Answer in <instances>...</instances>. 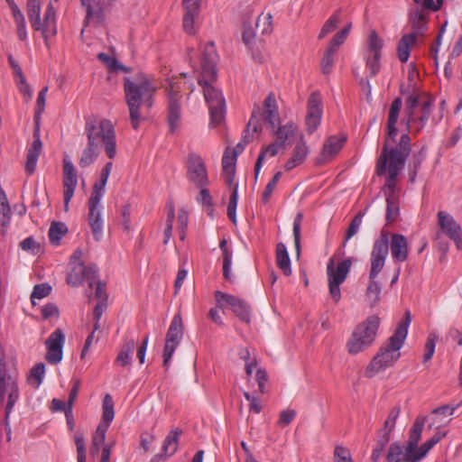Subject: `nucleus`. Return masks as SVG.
Segmentation results:
<instances>
[{
	"instance_id": "f257e3e1",
	"label": "nucleus",
	"mask_w": 462,
	"mask_h": 462,
	"mask_svg": "<svg viewBox=\"0 0 462 462\" xmlns=\"http://www.w3.org/2000/svg\"><path fill=\"white\" fill-rule=\"evenodd\" d=\"M402 99L396 97L391 104L387 125L385 140L376 162V173L379 176L385 174L388 170L387 182L384 186L385 196L391 194L395 196L394 189L396 180L400 171L404 168L407 158L411 151V137L408 134L401 135L397 145L393 146L398 129L396 123L402 109Z\"/></svg>"
},
{
	"instance_id": "f03ea898",
	"label": "nucleus",
	"mask_w": 462,
	"mask_h": 462,
	"mask_svg": "<svg viewBox=\"0 0 462 462\" xmlns=\"http://www.w3.org/2000/svg\"><path fill=\"white\" fill-rule=\"evenodd\" d=\"M218 56L213 42H208L202 51L201 73L198 84L201 87L205 101L209 109L212 127L219 125L226 115V100L222 91L213 84L217 80V62Z\"/></svg>"
},
{
	"instance_id": "7ed1b4c3",
	"label": "nucleus",
	"mask_w": 462,
	"mask_h": 462,
	"mask_svg": "<svg viewBox=\"0 0 462 462\" xmlns=\"http://www.w3.org/2000/svg\"><path fill=\"white\" fill-rule=\"evenodd\" d=\"M124 90L131 125L137 130L153 106L156 88L146 77L139 75L134 79L125 78Z\"/></svg>"
},
{
	"instance_id": "20e7f679",
	"label": "nucleus",
	"mask_w": 462,
	"mask_h": 462,
	"mask_svg": "<svg viewBox=\"0 0 462 462\" xmlns=\"http://www.w3.org/2000/svg\"><path fill=\"white\" fill-rule=\"evenodd\" d=\"M411 321L410 310H406L404 317L400 320L393 336L389 337L384 346L372 359L365 369V375L368 378L373 377L377 373L393 365L400 358V349L404 344L408 334V328Z\"/></svg>"
},
{
	"instance_id": "39448f33",
	"label": "nucleus",
	"mask_w": 462,
	"mask_h": 462,
	"mask_svg": "<svg viewBox=\"0 0 462 462\" xmlns=\"http://www.w3.org/2000/svg\"><path fill=\"white\" fill-rule=\"evenodd\" d=\"M388 255V231L382 230L379 237L374 241L371 252V267L369 272V282L365 296L371 306L375 305L381 295V284L376 280L378 274L383 269Z\"/></svg>"
},
{
	"instance_id": "423d86ee",
	"label": "nucleus",
	"mask_w": 462,
	"mask_h": 462,
	"mask_svg": "<svg viewBox=\"0 0 462 462\" xmlns=\"http://www.w3.org/2000/svg\"><path fill=\"white\" fill-rule=\"evenodd\" d=\"M85 134L88 141L99 148L104 144L105 151L109 159L116 153V140L114 125L110 120L98 119L95 116L86 118Z\"/></svg>"
},
{
	"instance_id": "0eeeda50",
	"label": "nucleus",
	"mask_w": 462,
	"mask_h": 462,
	"mask_svg": "<svg viewBox=\"0 0 462 462\" xmlns=\"http://www.w3.org/2000/svg\"><path fill=\"white\" fill-rule=\"evenodd\" d=\"M427 416L416 417L410 431L409 439L404 447L399 442H393L388 449L386 459L388 462H410L407 460L408 456H414L415 448L419 444Z\"/></svg>"
},
{
	"instance_id": "6e6552de",
	"label": "nucleus",
	"mask_w": 462,
	"mask_h": 462,
	"mask_svg": "<svg viewBox=\"0 0 462 462\" xmlns=\"http://www.w3.org/2000/svg\"><path fill=\"white\" fill-rule=\"evenodd\" d=\"M379 325L380 319L377 316H370L360 323L347 342L349 354L356 355L368 348L375 339Z\"/></svg>"
},
{
	"instance_id": "1a4fd4ad",
	"label": "nucleus",
	"mask_w": 462,
	"mask_h": 462,
	"mask_svg": "<svg viewBox=\"0 0 462 462\" xmlns=\"http://www.w3.org/2000/svg\"><path fill=\"white\" fill-rule=\"evenodd\" d=\"M7 396V402L5 411L10 415L19 399L18 377L15 373H8L5 367V356L0 352V404H3Z\"/></svg>"
},
{
	"instance_id": "9d476101",
	"label": "nucleus",
	"mask_w": 462,
	"mask_h": 462,
	"mask_svg": "<svg viewBox=\"0 0 462 462\" xmlns=\"http://www.w3.org/2000/svg\"><path fill=\"white\" fill-rule=\"evenodd\" d=\"M180 82H171L167 91L166 122L168 132L175 134L180 127L182 116V95Z\"/></svg>"
},
{
	"instance_id": "9b49d317",
	"label": "nucleus",
	"mask_w": 462,
	"mask_h": 462,
	"mask_svg": "<svg viewBox=\"0 0 462 462\" xmlns=\"http://www.w3.org/2000/svg\"><path fill=\"white\" fill-rule=\"evenodd\" d=\"M351 265L350 258L343 260L336 269L334 259H329L327 264L329 294L335 302H338L341 299L340 285L346 281Z\"/></svg>"
},
{
	"instance_id": "f8f14e48",
	"label": "nucleus",
	"mask_w": 462,
	"mask_h": 462,
	"mask_svg": "<svg viewBox=\"0 0 462 462\" xmlns=\"http://www.w3.org/2000/svg\"><path fill=\"white\" fill-rule=\"evenodd\" d=\"M183 337V323L180 313L174 315L170 328L166 334L165 346L163 349V366L167 370L170 366L171 356L180 345Z\"/></svg>"
},
{
	"instance_id": "ddd939ff",
	"label": "nucleus",
	"mask_w": 462,
	"mask_h": 462,
	"mask_svg": "<svg viewBox=\"0 0 462 462\" xmlns=\"http://www.w3.org/2000/svg\"><path fill=\"white\" fill-rule=\"evenodd\" d=\"M70 271L67 274L66 282L72 287H78L87 281L89 287H92L98 277V269L96 264L84 265L79 262L70 265Z\"/></svg>"
},
{
	"instance_id": "4468645a",
	"label": "nucleus",
	"mask_w": 462,
	"mask_h": 462,
	"mask_svg": "<svg viewBox=\"0 0 462 462\" xmlns=\"http://www.w3.org/2000/svg\"><path fill=\"white\" fill-rule=\"evenodd\" d=\"M438 225L440 231L437 232L436 240L439 241L442 238V235L445 234L450 240L454 241L458 250L462 249L461 227L454 217L445 211H439Z\"/></svg>"
},
{
	"instance_id": "2eb2a0df",
	"label": "nucleus",
	"mask_w": 462,
	"mask_h": 462,
	"mask_svg": "<svg viewBox=\"0 0 462 462\" xmlns=\"http://www.w3.org/2000/svg\"><path fill=\"white\" fill-rule=\"evenodd\" d=\"M215 299L220 308L228 306L241 321L250 322V307L245 300L220 291H215Z\"/></svg>"
},
{
	"instance_id": "dca6fc26",
	"label": "nucleus",
	"mask_w": 462,
	"mask_h": 462,
	"mask_svg": "<svg viewBox=\"0 0 462 462\" xmlns=\"http://www.w3.org/2000/svg\"><path fill=\"white\" fill-rule=\"evenodd\" d=\"M432 98L427 97L421 102V107L405 116L407 127L411 133L418 134L427 125L431 114Z\"/></svg>"
},
{
	"instance_id": "f3484780",
	"label": "nucleus",
	"mask_w": 462,
	"mask_h": 462,
	"mask_svg": "<svg viewBox=\"0 0 462 462\" xmlns=\"http://www.w3.org/2000/svg\"><path fill=\"white\" fill-rule=\"evenodd\" d=\"M187 175L198 188L207 187L208 184L205 163L201 157L195 153L189 156Z\"/></svg>"
},
{
	"instance_id": "a211bd4d",
	"label": "nucleus",
	"mask_w": 462,
	"mask_h": 462,
	"mask_svg": "<svg viewBox=\"0 0 462 462\" xmlns=\"http://www.w3.org/2000/svg\"><path fill=\"white\" fill-rule=\"evenodd\" d=\"M65 336L60 328L55 329L47 338L45 345L47 353L45 359L51 365H57L62 360V349Z\"/></svg>"
},
{
	"instance_id": "6ab92c4d",
	"label": "nucleus",
	"mask_w": 462,
	"mask_h": 462,
	"mask_svg": "<svg viewBox=\"0 0 462 462\" xmlns=\"http://www.w3.org/2000/svg\"><path fill=\"white\" fill-rule=\"evenodd\" d=\"M63 201L64 210H69V204L71 200L78 184V177L73 163L69 159L63 160Z\"/></svg>"
},
{
	"instance_id": "aec40b11",
	"label": "nucleus",
	"mask_w": 462,
	"mask_h": 462,
	"mask_svg": "<svg viewBox=\"0 0 462 462\" xmlns=\"http://www.w3.org/2000/svg\"><path fill=\"white\" fill-rule=\"evenodd\" d=\"M322 101L319 93L313 92L308 100V111L306 116V126L309 134L314 133L321 120Z\"/></svg>"
},
{
	"instance_id": "412c9836",
	"label": "nucleus",
	"mask_w": 462,
	"mask_h": 462,
	"mask_svg": "<svg viewBox=\"0 0 462 462\" xmlns=\"http://www.w3.org/2000/svg\"><path fill=\"white\" fill-rule=\"evenodd\" d=\"M100 200L93 199H88V225L91 228L94 239L99 242L103 237L104 222L102 219L101 210L99 208Z\"/></svg>"
},
{
	"instance_id": "4be33fe9",
	"label": "nucleus",
	"mask_w": 462,
	"mask_h": 462,
	"mask_svg": "<svg viewBox=\"0 0 462 462\" xmlns=\"http://www.w3.org/2000/svg\"><path fill=\"white\" fill-rule=\"evenodd\" d=\"M394 262L402 263L408 259L409 245L407 238L402 234H393L390 236L388 233V251Z\"/></svg>"
},
{
	"instance_id": "5701e85b",
	"label": "nucleus",
	"mask_w": 462,
	"mask_h": 462,
	"mask_svg": "<svg viewBox=\"0 0 462 462\" xmlns=\"http://www.w3.org/2000/svg\"><path fill=\"white\" fill-rule=\"evenodd\" d=\"M81 5L86 10L84 27L90 23L100 25L105 21V13L100 0H80Z\"/></svg>"
},
{
	"instance_id": "b1692460",
	"label": "nucleus",
	"mask_w": 462,
	"mask_h": 462,
	"mask_svg": "<svg viewBox=\"0 0 462 462\" xmlns=\"http://www.w3.org/2000/svg\"><path fill=\"white\" fill-rule=\"evenodd\" d=\"M42 143L40 138V127H39V125L37 124L36 127L34 128V131H33V142L28 150L26 162H25V171L29 174H32L34 172V171L36 169L38 158L42 152Z\"/></svg>"
},
{
	"instance_id": "393cba45",
	"label": "nucleus",
	"mask_w": 462,
	"mask_h": 462,
	"mask_svg": "<svg viewBox=\"0 0 462 462\" xmlns=\"http://www.w3.org/2000/svg\"><path fill=\"white\" fill-rule=\"evenodd\" d=\"M346 138L337 136H330L323 145V149L317 158L318 164H323L331 160L343 147Z\"/></svg>"
},
{
	"instance_id": "a878e982",
	"label": "nucleus",
	"mask_w": 462,
	"mask_h": 462,
	"mask_svg": "<svg viewBox=\"0 0 462 462\" xmlns=\"http://www.w3.org/2000/svg\"><path fill=\"white\" fill-rule=\"evenodd\" d=\"M409 22L412 31L410 34H413L414 39L417 41V38L423 35L428 28L427 17L422 10L415 8L409 13Z\"/></svg>"
},
{
	"instance_id": "bb28decb",
	"label": "nucleus",
	"mask_w": 462,
	"mask_h": 462,
	"mask_svg": "<svg viewBox=\"0 0 462 462\" xmlns=\"http://www.w3.org/2000/svg\"><path fill=\"white\" fill-rule=\"evenodd\" d=\"M447 435V432H436L430 439L425 441L420 447L417 445L414 451V456H408L407 460L410 462H420L421 461L430 450L438 444L442 438Z\"/></svg>"
},
{
	"instance_id": "cd10ccee",
	"label": "nucleus",
	"mask_w": 462,
	"mask_h": 462,
	"mask_svg": "<svg viewBox=\"0 0 462 462\" xmlns=\"http://www.w3.org/2000/svg\"><path fill=\"white\" fill-rule=\"evenodd\" d=\"M308 153L309 148L301 137L295 145L291 158L284 165L285 171H289L301 164L305 161Z\"/></svg>"
},
{
	"instance_id": "c85d7f7f",
	"label": "nucleus",
	"mask_w": 462,
	"mask_h": 462,
	"mask_svg": "<svg viewBox=\"0 0 462 462\" xmlns=\"http://www.w3.org/2000/svg\"><path fill=\"white\" fill-rule=\"evenodd\" d=\"M264 111L263 112V117L266 123L273 129L276 125L280 122V116L277 111L276 100L274 96L271 93L267 96L264 100Z\"/></svg>"
},
{
	"instance_id": "c756f323",
	"label": "nucleus",
	"mask_w": 462,
	"mask_h": 462,
	"mask_svg": "<svg viewBox=\"0 0 462 462\" xmlns=\"http://www.w3.org/2000/svg\"><path fill=\"white\" fill-rule=\"evenodd\" d=\"M113 167L112 162H108L105 164L103 167L101 173H100V179L99 180L96 181L93 185L92 192L89 199H93L96 200H101L104 193H105V188L109 177V174L111 172Z\"/></svg>"
},
{
	"instance_id": "7c9ffc66",
	"label": "nucleus",
	"mask_w": 462,
	"mask_h": 462,
	"mask_svg": "<svg viewBox=\"0 0 462 462\" xmlns=\"http://www.w3.org/2000/svg\"><path fill=\"white\" fill-rule=\"evenodd\" d=\"M42 24V28L40 31L42 32V35L47 42L49 33L51 35H55L57 33L55 10L51 3H50L46 8Z\"/></svg>"
},
{
	"instance_id": "2f4dec72",
	"label": "nucleus",
	"mask_w": 462,
	"mask_h": 462,
	"mask_svg": "<svg viewBox=\"0 0 462 462\" xmlns=\"http://www.w3.org/2000/svg\"><path fill=\"white\" fill-rule=\"evenodd\" d=\"M275 258L277 266L282 271L284 275H291V259L286 245L282 242L278 243L276 245Z\"/></svg>"
},
{
	"instance_id": "473e14b6",
	"label": "nucleus",
	"mask_w": 462,
	"mask_h": 462,
	"mask_svg": "<svg viewBox=\"0 0 462 462\" xmlns=\"http://www.w3.org/2000/svg\"><path fill=\"white\" fill-rule=\"evenodd\" d=\"M26 11L32 27L40 31L42 28L40 0H27Z\"/></svg>"
},
{
	"instance_id": "72a5a7b5",
	"label": "nucleus",
	"mask_w": 462,
	"mask_h": 462,
	"mask_svg": "<svg viewBox=\"0 0 462 462\" xmlns=\"http://www.w3.org/2000/svg\"><path fill=\"white\" fill-rule=\"evenodd\" d=\"M136 346L134 339L126 340L121 346L120 351L116 358V363L120 366H126L131 364L132 356Z\"/></svg>"
},
{
	"instance_id": "f704fd0d",
	"label": "nucleus",
	"mask_w": 462,
	"mask_h": 462,
	"mask_svg": "<svg viewBox=\"0 0 462 462\" xmlns=\"http://www.w3.org/2000/svg\"><path fill=\"white\" fill-rule=\"evenodd\" d=\"M100 153V148L88 141L87 146L82 151L79 164L81 168H86L95 162Z\"/></svg>"
},
{
	"instance_id": "c9c22d12",
	"label": "nucleus",
	"mask_w": 462,
	"mask_h": 462,
	"mask_svg": "<svg viewBox=\"0 0 462 462\" xmlns=\"http://www.w3.org/2000/svg\"><path fill=\"white\" fill-rule=\"evenodd\" d=\"M283 147L284 146L282 145V142H274L262 149L254 165L255 179H257L259 175L260 170L262 168L266 154H269L270 156H275L278 153L279 150Z\"/></svg>"
},
{
	"instance_id": "e433bc0d",
	"label": "nucleus",
	"mask_w": 462,
	"mask_h": 462,
	"mask_svg": "<svg viewBox=\"0 0 462 462\" xmlns=\"http://www.w3.org/2000/svg\"><path fill=\"white\" fill-rule=\"evenodd\" d=\"M413 34H404L398 42L397 55L401 62H406L410 57V48L416 43Z\"/></svg>"
},
{
	"instance_id": "4c0bfd02",
	"label": "nucleus",
	"mask_w": 462,
	"mask_h": 462,
	"mask_svg": "<svg viewBox=\"0 0 462 462\" xmlns=\"http://www.w3.org/2000/svg\"><path fill=\"white\" fill-rule=\"evenodd\" d=\"M367 53L374 54V56H382V50L383 47V41L379 37L378 33L374 30L369 32L367 41Z\"/></svg>"
},
{
	"instance_id": "58836bf2",
	"label": "nucleus",
	"mask_w": 462,
	"mask_h": 462,
	"mask_svg": "<svg viewBox=\"0 0 462 462\" xmlns=\"http://www.w3.org/2000/svg\"><path fill=\"white\" fill-rule=\"evenodd\" d=\"M68 232L66 225L62 222H52L49 229V239L51 245H58L63 236Z\"/></svg>"
},
{
	"instance_id": "ea45409f",
	"label": "nucleus",
	"mask_w": 462,
	"mask_h": 462,
	"mask_svg": "<svg viewBox=\"0 0 462 462\" xmlns=\"http://www.w3.org/2000/svg\"><path fill=\"white\" fill-rule=\"evenodd\" d=\"M102 410V421L100 424H106V426L109 427L115 417V411L112 396L108 393H106L104 397Z\"/></svg>"
},
{
	"instance_id": "a19ab883",
	"label": "nucleus",
	"mask_w": 462,
	"mask_h": 462,
	"mask_svg": "<svg viewBox=\"0 0 462 462\" xmlns=\"http://www.w3.org/2000/svg\"><path fill=\"white\" fill-rule=\"evenodd\" d=\"M180 434L181 430H171L168 434L162 446V450L166 456H171L176 452Z\"/></svg>"
},
{
	"instance_id": "79ce46f5",
	"label": "nucleus",
	"mask_w": 462,
	"mask_h": 462,
	"mask_svg": "<svg viewBox=\"0 0 462 462\" xmlns=\"http://www.w3.org/2000/svg\"><path fill=\"white\" fill-rule=\"evenodd\" d=\"M399 214L400 209L397 198L395 196H392L391 194H387L385 214L386 222L390 224L396 221Z\"/></svg>"
},
{
	"instance_id": "37998d69",
	"label": "nucleus",
	"mask_w": 462,
	"mask_h": 462,
	"mask_svg": "<svg viewBox=\"0 0 462 462\" xmlns=\"http://www.w3.org/2000/svg\"><path fill=\"white\" fill-rule=\"evenodd\" d=\"M430 97L425 93H412L407 97L405 116L412 112L418 111L417 108L420 106L421 102Z\"/></svg>"
},
{
	"instance_id": "c03bdc74",
	"label": "nucleus",
	"mask_w": 462,
	"mask_h": 462,
	"mask_svg": "<svg viewBox=\"0 0 462 462\" xmlns=\"http://www.w3.org/2000/svg\"><path fill=\"white\" fill-rule=\"evenodd\" d=\"M340 13L341 10H337L324 23L322 26L320 32L319 34V39H323L326 35L332 32L340 23Z\"/></svg>"
},
{
	"instance_id": "a18cd8bd",
	"label": "nucleus",
	"mask_w": 462,
	"mask_h": 462,
	"mask_svg": "<svg viewBox=\"0 0 462 462\" xmlns=\"http://www.w3.org/2000/svg\"><path fill=\"white\" fill-rule=\"evenodd\" d=\"M303 219V214L301 212H298L293 220V239H294V247L296 251L297 257L300 255V226Z\"/></svg>"
},
{
	"instance_id": "49530a36",
	"label": "nucleus",
	"mask_w": 462,
	"mask_h": 462,
	"mask_svg": "<svg viewBox=\"0 0 462 462\" xmlns=\"http://www.w3.org/2000/svg\"><path fill=\"white\" fill-rule=\"evenodd\" d=\"M44 374H45L44 364L38 363L32 367L28 380L31 383L34 384L35 388H38L43 381Z\"/></svg>"
},
{
	"instance_id": "de8ad7c7",
	"label": "nucleus",
	"mask_w": 462,
	"mask_h": 462,
	"mask_svg": "<svg viewBox=\"0 0 462 462\" xmlns=\"http://www.w3.org/2000/svg\"><path fill=\"white\" fill-rule=\"evenodd\" d=\"M351 26H352V23H347L342 30H340L339 32H337L334 36L333 38L331 39V41L329 42V44H328V48H330L336 51H337L339 46L341 44H343L346 41V39L347 38L348 36V33L350 32V29H351Z\"/></svg>"
},
{
	"instance_id": "09e8293b",
	"label": "nucleus",
	"mask_w": 462,
	"mask_h": 462,
	"mask_svg": "<svg viewBox=\"0 0 462 462\" xmlns=\"http://www.w3.org/2000/svg\"><path fill=\"white\" fill-rule=\"evenodd\" d=\"M400 412H401V408L400 406H395L393 407L386 420L384 421V425H383V428L380 430L379 432L381 433H387V435L390 436L391 432L394 430L395 428V423H396V420L400 415Z\"/></svg>"
},
{
	"instance_id": "8fccbe9b",
	"label": "nucleus",
	"mask_w": 462,
	"mask_h": 462,
	"mask_svg": "<svg viewBox=\"0 0 462 462\" xmlns=\"http://www.w3.org/2000/svg\"><path fill=\"white\" fill-rule=\"evenodd\" d=\"M256 28L262 34H267L273 30V16L271 14H261L255 23Z\"/></svg>"
},
{
	"instance_id": "3c124183",
	"label": "nucleus",
	"mask_w": 462,
	"mask_h": 462,
	"mask_svg": "<svg viewBox=\"0 0 462 462\" xmlns=\"http://www.w3.org/2000/svg\"><path fill=\"white\" fill-rule=\"evenodd\" d=\"M389 440H390V436L387 435V433L379 432L375 447L372 452V460L374 462H377L378 458L380 457L382 452L383 451L384 448L388 444Z\"/></svg>"
},
{
	"instance_id": "603ef678",
	"label": "nucleus",
	"mask_w": 462,
	"mask_h": 462,
	"mask_svg": "<svg viewBox=\"0 0 462 462\" xmlns=\"http://www.w3.org/2000/svg\"><path fill=\"white\" fill-rule=\"evenodd\" d=\"M200 191L199 196L197 197L198 202L201 203L203 206L208 208V214L210 217H213V199L209 193V190L206 187L199 188Z\"/></svg>"
},
{
	"instance_id": "864d4df0",
	"label": "nucleus",
	"mask_w": 462,
	"mask_h": 462,
	"mask_svg": "<svg viewBox=\"0 0 462 462\" xmlns=\"http://www.w3.org/2000/svg\"><path fill=\"white\" fill-rule=\"evenodd\" d=\"M238 185L236 184L233 188L232 194L229 199L228 206H227V216L229 219L236 224V207H237V200H238Z\"/></svg>"
},
{
	"instance_id": "5fc2aeb1",
	"label": "nucleus",
	"mask_w": 462,
	"mask_h": 462,
	"mask_svg": "<svg viewBox=\"0 0 462 462\" xmlns=\"http://www.w3.org/2000/svg\"><path fill=\"white\" fill-rule=\"evenodd\" d=\"M382 56H374V54H365V64L369 69V78L374 77L380 70V60Z\"/></svg>"
},
{
	"instance_id": "6e6d98bb",
	"label": "nucleus",
	"mask_w": 462,
	"mask_h": 462,
	"mask_svg": "<svg viewBox=\"0 0 462 462\" xmlns=\"http://www.w3.org/2000/svg\"><path fill=\"white\" fill-rule=\"evenodd\" d=\"M168 215L166 219V227L164 229V240L163 244H168L169 240L172 236L173 222L175 218L174 206L172 204L168 206Z\"/></svg>"
},
{
	"instance_id": "4d7b16f0",
	"label": "nucleus",
	"mask_w": 462,
	"mask_h": 462,
	"mask_svg": "<svg viewBox=\"0 0 462 462\" xmlns=\"http://www.w3.org/2000/svg\"><path fill=\"white\" fill-rule=\"evenodd\" d=\"M365 213L364 212H359L351 221L347 230H346V237H345V241L343 242V246L346 245V242L352 237L354 236L358 229H359V226L362 223V218L364 217Z\"/></svg>"
},
{
	"instance_id": "13d9d810",
	"label": "nucleus",
	"mask_w": 462,
	"mask_h": 462,
	"mask_svg": "<svg viewBox=\"0 0 462 462\" xmlns=\"http://www.w3.org/2000/svg\"><path fill=\"white\" fill-rule=\"evenodd\" d=\"M51 291V286L48 283L36 284L31 294V300L35 305V299L41 300L47 297Z\"/></svg>"
},
{
	"instance_id": "bf43d9fd",
	"label": "nucleus",
	"mask_w": 462,
	"mask_h": 462,
	"mask_svg": "<svg viewBox=\"0 0 462 462\" xmlns=\"http://www.w3.org/2000/svg\"><path fill=\"white\" fill-rule=\"evenodd\" d=\"M295 130L296 127L293 124H287L279 127L275 133L277 138L276 142H282V145L284 146L285 141L294 134Z\"/></svg>"
},
{
	"instance_id": "052dcab7",
	"label": "nucleus",
	"mask_w": 462,
	"mask_h": 462,
	"mask_svg": "<svg viewBox=\"0 0 462 462\" xmlns=\"http://www.w3.org/2000/svg\"><path fill=\"white\" fill-rule=\"evenodd\" d=\"M281 176H282V172L281 171L276 172L273 175V177L272 178V180L267 183V185L265 186V189H264V190H263V192L262 194V201H263V203L266 204L269 201V199H270V198H271V196H272V194H273V190H274V189L276 187V184L279 181Z\"/></svg>"
},
{
	"instance_id": "680f3d73",
	"label": "nucleus",
	"mask_w": 462,
	"mask_h": 462,
	"mask_svg": "<svg viewBox=\"0 0 462 462\" xmlns=\"http://www.w3.org/2000/svg\"><path fill=\"white\" fill-rule=\"evenodd\" d=\"M336 51L328 48L325 51L323 58L321 60V69L324 74H328L331 71L332 65L334 63V56L336 54Z\"/></svg>"
},
{
	"instance_id": "e2e57ef3",
	"label": "nucleus",
	"mask_w": 462,
	"mask_h": 462,
	"mask_svg": "<svg viewBox=\"0 0 462 462\" xmlns=\"http://www.w3.org/2000/svg\"><path fill=\"white\" fill-rule=\"evenodd\" d=\"M236 162V155L230 154V149L226 148L222 157V171H236L235 166Z\"/></svg>"
},
{
	"instance_id": "0e129e2a",
	"label": "nucleus",
	"mask_w": 462,
	"mask_h": 462,
	"mask_svg": "<svg viewBox=\"0 0 462 462\" xmlns=\"http://www.w3.org/2000/svg\"><path fill=\"white\" fill-rule=\"evenodd\" d=\"M109 427L106 424H98L95 433L92 437V443L94 446H101L104 444L106 439V433Z\"/></svg>"
},
{
	"instance_id": "69168bd1",
	"label": "nucleus",
	"mask_w": 462,
	"mask_h": 462,
	"mask_svg": "<svg viewBox=\"0 0 462 462\" xmlns=\"http://www.w3.org/2000/svg\"><path fill=\"white\" fill-rule=\"evenodd\" d=\"M334 462H353L349 450L337 446L334 450Z\"/></svg>"
},
{
	"instance_id": "338daca9",
	"label": "nucleus",
	"mask_w": 462,
	"mask_h": 462,
	"mask_svg": "<svg viewBox=\"0 0 462 462\" xmlns=\"http://www.w3.org/2000/svg\"><path fill=\"white\" fill-rule=\"evenodd\" d=\"M11 208L8 203L0 204V226L6 228L11 220Z\"/></svg>"
},
{
	"instance_id": "774afa93",
	"label": "nucleus",
	"mask_w": 462,
	"mask_h": 462,
	"mask_svg": "<svg viewBox=\"0 0 462 462\" xmlns=\"http://www.w3.org/2000/svg\"><path fill=\"white\" fill-rule=\"evenodd\" d=\"M254 31L252 27V25L246 22L244 23V25H243V32H242V41L243 42L247 45V46H250L254 41Z\"/></svg>"
}]
</instances>
